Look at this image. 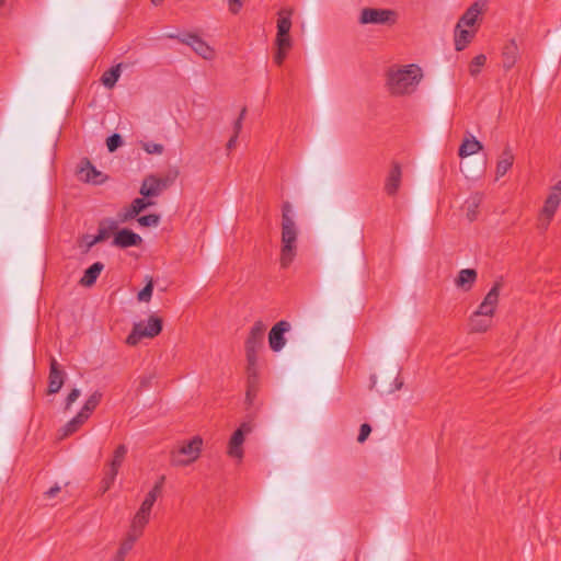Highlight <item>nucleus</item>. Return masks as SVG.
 Returning a JSON list of instances; mask_svg holds the SVG:
<instances>
[{
	"mask_svg": "<svg viewBox=\"0 0 561 561\" xmlns=\"http://www.w3.org/2000/svg\"><path fill=\"white\" fill-rule=\"evenodd\" d=\"M139 538H140L139 536H136L135 534L127 531L125 538L123 539V541L119 545L117 552L121 553V556H124L126 558V556L133 550L136 541Z\"/></svg>",
	"mask_w": 561,
	"mask_h": 561,
	"instance_id": "34",
	"label": "nucleus"
},
{
	"mask_svg": "<svg viewBox=\"0 0 561 561\" xmlns=\"http://www.w3.org/2000/svg\"><path fill=\"white\" fill-rule=\"evenodd\" d=\"M61 491V486L56 484L54 486H51L50 489H48L45 493H44V497L45 499H54L56 497Z\"/></svg>",
	"mask_w": 561,
	"mask_h": 561,
	"instance_id": "48",
	"label": "nucleus"
},
{
	"mask_svg": "<svg viewBox=\"0 0 561 561\" xmlns=\"http://www.w3.org/2000/svg\"><path fill=\"white\" fill-rule=\"evenodd\" d=\"M64 381H65V374L59 369L57 360L51 359L50 371H49L48 392L57 393L61 389Z\"/></svg>",
	"mask_w": 561,
	"mask_h": 561,
	"instance_id": "18",
	"label": "nucleus"
},
{
	"mask_svg": "<svg viewBox=\"0 0 561 561\" xmlns=\"http://www.w3.org/2000/svg\"><path fill=\"white\" fill-rule=\"evenodd\" d=\"M123 145V139L119 134H113L106 140V146L110 152H114L118 147Z\"/></svg>",
	"mask_w": 561,
	"mask_h": 561,
	"instance_id": "40",
	"label": "nucleus"
},
{
	"mask_svg": "<svg viewBox=\"0 0 561 561\" xmlns=\"http://www.w3.org/2000/svg\"><path fill=\"white\" fill-rule=\"evenodd\" d=\"M500 291H501V284L495 283L491 289L488 291V294L484 296L483 300L479 305L477 311L479 313H483L484 316H494L495 309L499 305L500 300Z\"/></svg>",
	"mask_w": 561,
	"mask_h": 561,
	"instance_id": "10",
	"label": "nucleus"
},
{
	"mask_svg": "<svg viewBox=\"0 0 561 561\" xmlns=\"http://www.w3.org/2000/svg\"><path fill=\"white\" fill-rule=\"evenodd\" d=\"M80 394H81V392L79 389H77V388L72 389L71 392L66 398L65 409L69 410L70 407L78 400Z\"/></svg>",
	"mask_w": 561,
	"mask_h": 561,
	"instance_id": "42",
	"label": "nucleus"
},
{
	"mask_svg": "<svg viewBox=\"0 0 561 561\" xmlns=\"http://www.w3.org/2000/svg\"><path fill=\"white\" fill-rule=\"evenodd\" d=\"M87 420L88 417L79 412L62 427V436H67L76 432Z\"/></svg>",
	"mask_w": 561,
	"mask_h": 561,
	"instance_id": "33",
	"label": "nucleus"
},
{
	"mask_svg": "<svg viewBox=\"0 0 561 561\" xmlns=\"http://www.w3.org/2000/svg\"><path fill=\"white\" fill-rule=\"evenodd\" d=\"M290 330V324L287 321H279L277 322L270 331L268 334V343L270 347L274 352H279L285 346L286 340H285V333Z\"/></svg>",
	"mask_w": 561,
	"mask_h": 561,
	"instance_id": "11",
	"label": "nucleus"
},
{
	"mask_svg": "<svg viewBox=\"0 0 561 561\" xmlns=\"http://www.w3.org/2000/svg\"><path fill=\"white\" fill-rule=\"evenodd\" d=\"M400 184L401 169L398 164H396L387 178L385 190L389 195H394L398 192Z\"/></svg>",
	"mask_w": 561,
	"mask_h": 561,
	"instance_id": "26",
	"label": "nucleus"
},
{
	"mask_svg": "<svg viewBox=\"0 0 561 561\" xmlns=\"http://www.w3.org/2000/svg\"><path fill=\"white\" fill-rule=\"evenodd\" d=\"M423 78V69L416 64L394 66L387 73L386 87L393 96H408L417 90Z\"/></svg>",
	"mask_w": 561,
	"mask_h": 561,
	"instance_id": "1",
	"label": "nucleus"
},
{
	"mask_svg": "<svg viewBox=\"0 0 561 561\" xmlns=\"http://www.w3.org/2000/svg\"><path fill=\"white\" fill-rule=\"evenodd\" d=\"M165 186L167 184L163 180L154 175H149L142 181L139 193L147 198L158 197Z\"/></svg>",
	"mask_w": 561,
	"mask_h": 561,
	"instance_id": "13",
	"label": "nucleus"
},
{
	"mask_svg": "<svg viewBox=\"0 0 561 561\" xmlns=\"http://www.w3.org/2000/svg\"><path fill=\"white\" fill-rule=\"evenodd\" d=\"M288 48H277L275 55H274V61L277 65H282L284 59L286 58Z\"/></svg>",
	"mask_w": 561,
	"mask_h": 561,
	"instance_id": "47",
	"label": "nucleus"
},
{
	"mask_svg": "<svg viewBox=\"0 0 561 561\" xmlns=\"http://www.w3.org/2000/svg\"><path fill=\"white\" fill-rule=\"evenodd\" d=\"M124 559H125V557L121 556V553H118L116 551V553L113 556V558L110 561H124Z\"/></svg>",
	"mask_w": 561,
	"mask_h": 561,
	"instance_id": "51",
	"label": "nucleus"
},
{
	"mask_svg": "<svg viewBox=\"0 0 561 561\" xmlns=\"http://www.w3.org/2000/svg\"><path fill=\"white\" fill-rule=\"evenodd\" d=\"M151 205H153V202L146 201L145 198L134 199L129 208H127L123 214L119 215V221L125 222L128 219L136 217L139 213H141L144 209Z\"/></svg>",
	"mask_w": 561,
	"mask_h": 561,
	"instance_id": "21",
	"label": "nucleus"
},
{
	"mask_svg": "<svg viewBox=\"0 0 561 561\" xmlns=\"http://www.w3.org/2000/svg\"><path fill=\"white\" fill-rule=\"evenodd\" d=\"M469 324L472 332H485L492 325V317L476 310L470 317Z\"/></svg>",
	"mask_w": 561,
	"mask_h": 561,
	"instance_id": "24",
	"label": "nucleus"
},
{
	"mask_svg": "<svg viewBox=\"0 0 561 561\" xmlns=\"http://www.w3.org/2000/svg\"><path fill=\"white\" fill-rule=\"evenodd\" d=\"M162 331V320L156 314L149 316L146 321L135 322L133 330L126 339L129 345H137L142 339H152Z\"/></svg>",
	"mask_w": 561,
	"mask_h": 561,
	"instance_id": "4",
	"label": "nucleus"
},
{
	"mask_svg": "<svg viewBox=\"0 0 561 561\" xmlns=\"http://www.w3.org/2000/svg\"><path fill=\"white\" fill-rule=\"evenodd\" d=\"M514 156L510 149H505L496 163V179H500L506 174V172L513 165Z\"/></svg>",
	"mask_w": 561,
	"mask_h": 561,
	"instance_id": "28",
	"label": "nucleus"
},
{
	"mask_svg": "<svg viewBox=\"0 0 561 561\" xmlns=\"http://www.w3.org/2000/svg\"><path fill=\"white\" fill-rule=\"evenodd\" d=\"M265 325L263 322L257 321L251 328L249 336L245 342V350L251 352H259L264 343Z\"/></svg>",
	"mask_w": 561,
	"mask_h": 561,
	"instance_id": "12",
	"label": "nucleus"
},
{
	"mask_svg": "<svg viewBox=\"0 0 561 561\" xmlns=\"http://www.w3.org/2000/svg\"><path fill=\"white\" fill-rule=\"evenodd\" d=\"M483 149V145L471 134H469L462 140L458 154L461 158H467L469 156L476 154Z\"/></svg>",
	"mask_w": 561,
	"mask_h": 561,
	"instance_id": "19",
	"label": "nucleus"
},
{
	"mask_svg": "<svg viewBox=\"0 0 561 561\" xmlns=\"http://www.w3.org/2000/svg\"><path fill=\"white\" fill-rule=\"evenodd\" d=\"M238 136L239 135H234L229 139V141L227 142V149L228 150H231L236 147L237 145V141H238Z\"/></svg>",
	"mask_w": 561,
	"mask_h": 561,
	"instance_id": "50",
	"label": "nucleus"
},
{
	"mask_svg": "<svg viewBox=\"0 0 561 561\" xmlns=\"http://www.w3.org/2000/svg\"><path fill=\"white\" fill-rule=\"evenodd\" d=\"M275 45L277 48H290L293 45V41L289 34L278 35L276 34Z\"/></svg>",
	"mask_w": 561,
	"mask_h": 561,
	"instance_id": "41",
	"label": "nucleus"
},
{
	"mask_svg": "<svg viewBox=\"0 0 561 561\" xmlns=\"http://www.w3.org/2000/svg\"><path fill=\"white\" fill-rule=\"evenodd\" d=\"M154 505V494H146L145 499L140 503L139 508L130 518V525L128 531L141 537L144 529L149 524L151 518V512Z\"/></svg>",
	"mask_w": 561,
	"mask_h": 561,
	"instance_id": "5",
	"label": "nucleus"
},
{
	"mask_svg": "<svg viewBox=\"0 0 561 561\" xmlns=\"http://www.w3.org/2000/svg\"><path fill=\"white\" fill-rule=\"evenodd\" d=\"M243 5V0H228V7L230 12L237 14Z\"/></svg>",
	"mask_w": 561,
	"mask_h": 561,
	"instance_id": "46",
	"label": "nucleus"
},
{
	"mask_svg": "<svg viewBox=\"0 0 561 561\" xmlns=\"http://www.w3.org/2000/svg\"><path fill=\"white\" fill-rule=\"evenodd\" d=\"M291 28V11L280 10L278 12L277 20V33L278 35L289 34Z\"/></svg>",
	"mask_w": 561,
	"mask_h": 561,
	"instance_id": "29",
	"label": "nucleus"
},
{
	"mask_svg": "<svg viewBox=\"0 0 561 561\" xmlns=\"http://www.w3.org/2000/svg\"><path fill=\"white\" fill-rule=\"evenodd\" d=\"M164 481V477H161L160 480L152 486V489L147 494H154V502L161 494L162 484Z\"/></svg>",
	"mask_w": 561,
	"mask_h": 561,
	"instance_id": "45",
	"label": "nucleus"
},
{
	"mask_svg": "<svg viewBox=\"0 0 561 561\" xmlns=\"http://www.w3.org/2000/svg\"><path fill=\"white\" fill-rule=\"evenodd\" d=\"M245 114H247V108L243 107L240 112V115L239 117L234 121L233 123V131H234V135H239L241 129H242V125H243V119L245 117Z\"/></svg>",
	"mask_w": 561,
	"mask_h": 561,
	"instance_id": "43",
	"label": "nucleus"
},
{
	"mask_svg": "<svg viewBox=\"0 0 561 561\" xmlns=\"http://www.w3.org/2000/svg\"><path fill=\"white\" fill-rule=\"evenodd\" d=\"M466 26L456 25L455 30V47L457 50H462L472 39L473 31L465 28Z\"/></svg>",
	"mask_w": 561,
	"mask_h": 561,
	"instance_id": "27",
	"label": "nucleus"
},
{
	"mask_svg": "<svg viewBox=\"0 0 561 561\" xmlns=\"http://www.w3.org/2000/svg\"><path fill=\"white\" fill-rule=\"evenodd\" d=\"M121 67L122 65L118 64L102 75L101 82L105 88L112 89L115 87L121 77Z\"/></svg>",
	"mask_w": 561,
	"mask_h": 561,
	"instance_id": "30",
	"label": "nucleus"
},
{
	"mask_svg": "<svg viewBox=\"0 0 561 561\" xmlns=\"http://www.w3.org/2000/svg\"><path fill=\"white\" fill-rule=\"evenodd\" d=\"M257 353L259 352L247 351V358H248V362H249L250 366H254L255 365L256 359H257Z\"/></svg>",
	"mask_w": 561,
	"mask_h": 561,
	"instance_id": "49",
	"label": "nucleus"
},
{
	"mask_svg": "<svg viewBox=\"0 0 561 561\" xmlns=\"http://www.w3.org/2000/svg\"><path fill=\"white\" fill-rule=\"evenodd\" d=\"M477 277L478 274L476 270L462 268L455 278V286L462 291H469L477 282Z\"/></svg>",
	"mask_w": 561,
	"mask_h": 561,
	"instance_id": "15",
	"label": "nucleus"
},
{
	"mask_svg": "<svg viewBox=\"0 0 561 561\" xmlns=\"http://www.w3.org/2000/svg\"><path fill=\"white\" fill-rule=\"evenodd\" d=\"M370 432H371V427H370L368 424H366V423H365V424H363V425L360 426V430H359V434H358L357 440H358L359 443H364V442L367 439V437L369 436Z\"/></svg>",
	"mask_w": 561,
	"mask_h": 561,
	"instance_id": "44",
	"label": "nucleus"
},
{
	"mask_svg": "<svg viewBox=\"0 0 561 561\" xmlns=\"http://www.w3.org/2000/svg\"><path fill=\"white\" fill-rule=\"evenodd\" d=\"M253 430V425L250 422H243L231 435L227 454L229 457L236 459L238 462H241L243 459V443L245 436L250 434Z\"/></svg>",
	"mask_w": 561,
	"mask_h": 561,
	"instance_id": "8",
	"label": "nucleus"
},
{
	"mask_svg": "<svg viewBox=\"0 0 561 561\" xmlns=\"http://www.w3.org/2000/svg\"><path fill=\"white\" fill-rule=\"evenodd\" d=\"M162 2V0H152L153 5H159Z\"/></svg>",
	"mask_w": 561,
	"mask_h": 561,
	"instance_id": "52",
	"label": "nucleus"
},
{
	"mask_svg": "<svg viewBox=\"0 0 561 561\" xmlns=\"http://www.w3.org/2000/svg\"><path fill=\"white\" fill-rule=\"evenodd\" d=\"M483 8H484L483 2H474L462 14V16L460 18V20L458 22V26H467V27L473 26L479 18V15L481 14Z\"/></svg>",
	"mask_w": 561,
	"mask_h": 561,
	"instance_id": "20",
	"label": "nucleus"
},
{
	"mask_svg": "<svg viewBox=\"0 0 561 561\" xmlns=\"http://www.w3.org/2000/svg\"><path fill=\"white\" fill-rule=\"evenodd\" d=\"M153 293V282L148 277L147 285L138 293L137 299L141 302H149Z\"/></svg>",
	"mask_w": 561,
	"mask_h": 561,
	"instance_id": "35",
	"label": "nucleus"
},
{
	"mask_svg": "<svg viewBox=\"0 0 561 561\" xmlns=\"http://www.w3.org/2000/svg\"><path fill=\"white\" fill-rule=\"evenodd\" d=\"M519 56L518 45L515 39H511L503 48V67L511 69Z\"/></svg>",
	"mask_w": 561,
	"mask_h": 561,
	"instance_id": "23",
	"label": "nucleus"
},
{
	"mask_svg": "<svg viewBox=\"0 0 561 561\" xmlns=\"http://www.w3.org/2000/svg\"><path fill=\"white\" fill-rule=\"evenodd\" d=\"M141 241L142 239L138 233L129 229H122L115 234L113 244L119 248H129L140 244Z\"/></svg>",
	"mask_w": 561,
	"mask_h": 561,
	"instance_id": "14",
	"label": "nucleus"
},
{
	"mask_svg": "<svg viewBox=\"0 0 561 561\" xmlns=\"http://www.w3.org/2000/svg\"><path fill=\"white\" fill-rule=\"evenodd\" d=\"M127 455V447L125 445H119L113 454V457L111 461L107 465V468L112 471H115L118 473V469L122 466L125 457Z\"/></svg>",
	"mask_w": 561,
	"mask_h": 561,
	"instance_id": "31",
	"label": "nucleus"
},
{
	"mask_svg": "<svg viewBox=\"0 0 561 561\" xmlns=\"http://www.w3.org/2000/svg\"><path fill=\"white\" fill-rule=\"evenodd\" d=\"M298 227L291 205L286 202L282 209L280 266L288 267L297 254Z\"/></svg>",
	"mask_w": 561,
	"mask_h": 561,
	"instance_id": "2",
	"label": "nucleus"
},
{
	"mask_svg": "<svg viewBox=\"0 0 561 561\" xmlns=\"http://www.w3.org/2000/svg\"><path fill=\"white\" fill-rule=\"evenodd\" d=\"M118 222L113 219L104 220L100 224L98 233L92 237L91 239L87 238V245L88 248L93 247L94 244L107 239L112 231H114L117 228Z\"/></svg>",
	"mask_w": 561,
	"mask_h": 561,
	"instance_id": "17",
	"label": "nucleus"
},
{
	"mask_svg": "<svg viewBox=\"0 0 561 561\" xmlns=\"http://www.w3.org/2000/svg\"><path fill=\"white\" fill-rule=\"evenodd\" d=\"M203 439L201 436H194L192 439L182 443L178 448L171 451V462L175 467H186L195 462L201 454Z\"/></svg>",
	"mask_w": 561,
	"mask_h": 561,
	"instance_id": "3",
	"label": "nucleus"
},
{
	"mask_svg": "<svg viewBox=\"0 0 561 561\" xmlns=\"http://www.w3.org/2000/svg\"><path fill=\"white\" fill-rule=\"evenodd\" d=\"M137 221L142 227H156L159 225L160 216L156 214L145 215L139 217Z\"/></svg>",
	"mask_w": 561,
	"mask_h": 561,
	"instance_id": "38",
	"label": "nucleus"
},
{
	"mask_svg": "<svg viewBox=\"0 0 561 561\" xmlns=\"http://www.w3.org/2000/svg\"><path fill=\"white\" fill-rule=\"evenodd\" d=\"M141 148L148 153V154H161L164 150L163 145L152 142V141H145L141 144Z\"/></svg>",
	"mask_w": 561,
	"mask_h": 561,
	"instance_id": "39",
	"label": "nucleus"
},
{
	"mask_svg": "<svg viewBox=\"0 0 561 561\" xmlns=\"http://www.w3.org/2000/svg\"><path fill=\"white\" fill-rule=\"evenodd\" d=\"M80 178L92 184H101L105 181L104 174L96 170L94 165L90 163V161H85L82 163L79 170Z\"/></svg>",
	"mask_w": 561,
	"mask_h": 561,
	"instance_id": "16",
	"label": "nucleus"
},
{
	"mask_svg": "<svg viewBox=\"0 0 561 561\" xmlns=\"http://www.w3.org/2000/svg\"><path fill=\"white\" fill-rule=\"evenodd\" d=\"M483 195L480 193L471 194L463 203V210L469 221H473L478 216V208L481 205Z\"/></svg>",
	"mask_w": 561,
	"mask_h": 561,
	"instance_id": "22",
	"label": "nucleus"
},
{
	"mask_svg": "<svg viewBox=\"0 0 561 561\" xmlns=\"http://www.w3.org/2000/svg\"><path fill=\"white\" fill-rule=\"evenodd\" d=\"M561 203V180L551 188L541 209L538 227L546 230Z\"/></svg>",
	"mask_w": 561,
	"mask_h": 561,
	"instance_id": "7",
	"label": "nucleus"
},
{
	"mask_svg": "<svg viewBox=\"0 0 561 561\" xmlns=\"http://www.w3.org/2000/svg\"><path fill=\"white\" fill-rule=\"evenodd\" d=\"M180 41L190 46L196 55L205 60H213L216 57L215 48L196 34H185L180 37Z\"/></svg>",
	"mask_w": 561,
	"mask_h": 561,
	"instance_id": "9",
	"label": "nucleus"
},
{
	"mask_svg": "<svg viewBox=\"0 0 561 561\" xmlns=\"http://www.w3.org/2000/svg\"><path fill=\"white\" fill-rule=\"evenodd\" d=\"M116 476H117V472L115 471H112L111 469H106L105 471V476L101 482V491L102 493H105L106 491H108L111 489V486L113 485L115 479H116Z\"/></svg>",
	"mask_w": 561,
	"mask_h": 561,
	"instance_id": "37",
	"label": "nucleus"
},
{
	"mask_svg": "<svg viewBox=\"0 0 561 561\" xmlns=\"http://www.w3.org/2000/svg\"><path fill=\"white\" fill-rule=\"evenodd\" d=\"M102 394L99 391L93 392L84 402L83 407L79 412H81L84 416L88 419L92 414V412L95 410V408L99 405L101 401Z\"/></svg>",
	"mask_w": 561,
	"mask_h": 561,
	"instance_id": "32",
	"label": "nucleus"
},
{
	"mask_svg": "<svg viewBox=\"0 0 561 561\" xmlns=\"http://www.w3.org/2000/svg\"><path fill=\"white\" fill-rule=\"evenodd\" d=\"M397 21L398 13L391 9L364 8L358 16V23L362 25H393Z\"/></svg>",
	"mask_w": 561,
	"mask_h": 561,
	"instance_id": "6",
	"label": "nucleus"
},
{
	"mask_svg": "<svg viewBox=\"0 0 561 561\" xmlns=\"http://www.w3.org/2000/svg\"><path fill=\"white\" fill-rule=\"evenodd\" d=\"M485 61H486L485 55H483V54L477 55L471 61V65L469 68L470 75L477 76L481 71V68L485 65Z\"/></svg>",
	"mask_w": 561,
	"mask_h": 561,
	"instance_id": "36",
	"label": "nucleus"
},
{
	"mask_svg": "<svg viewBox=\"0 0 561 561\" xmlns=\"http://www.w3.org/2000/svg\"><path fill=\"white\" fill-rule=\"evenodd\" d=\"M2 4H3V0H0V8L2 7Z\"/></svg>",
	"mask_w": 561,
	"mask_h": 561,
	"instance_id": "53",
	"label": "nucleus"
},
{
	"mask_svg": "<svg viewBox=\"0 0 561 561\" xmlns=\"http://www.w3.org/2000/svg\"><path fill=\"white\" fill-rule=\"evenodd\" d=\"M104 270V264L101 262L93 263L83 274L80 284L84 287H91Z\"/></svg>",
	"mask_w": 561,
	"mask_h": 561,
	"instance_id": "25",
	"label": "nucleus"
}]
</instances>
